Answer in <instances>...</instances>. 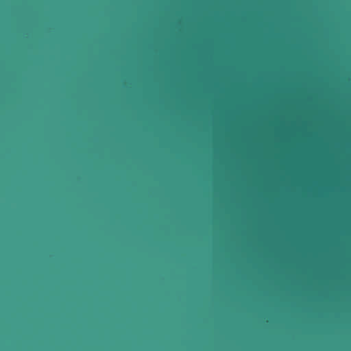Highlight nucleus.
<instances>
[{
  "label": "nucleus",
  "instance_id": "nucleus-1",
  "mask_svg": "<svg viewBox=\"0 0 351 351\" xmlns=\"http://www.w3.org/2000/svg\"><path fill=\"white\" fill-rule=\"evenodd\" d=\"M249 268H351V265H243V273Z\"/></svg>",
  "mask_w": 351,
  "mask_h": 351
}]
</instances>
